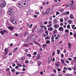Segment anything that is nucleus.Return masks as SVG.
Here are the masks:
<instances>
[{"label": "nucleus", "instance_id": "1", "mask_svg": "<svg viewBox=\"0 0 76 76\" xmlns=\"http://www.w3.org/2000/svg\"><path fill=\"white\" fill-rule=\"evenodd\" d=\"M10 19L11 20V22L12 23H13V24L16 25V24L17 23V20L15 19H14V17H12L10 18Z\"/></svg>", "mask_w": 76, "mask_h": 76}, {"label": "nucleus", "instance_id": "2", "mask_svg": "<svg viewBox=\"0 0 76 76\" xmlns=\"http://www.w3.org/2000/svg\"><path fill=\"white\" fill-rule=\"evenodd\" d=\"M28 2H27V3L26 2H23L21 3L23 7H26V6L28 5Z\"/></svg>", "mask_w": 76, "mask_h": 76}, {"label": "nucleus", "instance_id": "3", "mask_svg": "<svg viewBox=\"0 0 76 76\" xmlns=\"http://www.w3.org/2000/svg\"><path fill=\"white\" fill-rule=\"evenodd\" d=\"M50 12V8H48L47 10L45 12V14H48Z\"/></svg>", "mask_w": 76, "mask_h": 76}, {"label": "nucleus", "instance_id": "4", "mask_svg": "<svg viewBox=\"0 0 76 76\" xmlns=\"http://www.w3.org/2000/svg\"><path fill=\"white\" fill-rule=\"evenodd\" d=\"M58 29L59 31H60V32H63V31H64V29H63V27H60Z\"/></svg>", "mask_w": 76, "mask_h": 76}, {"label": "nucleus", "instance_id": "5", "mask_svg": "<svg viewBox=\"0 0 76 76\" xmlns=\"http://www.w3.org/2000/svg\"><path fill=\"white\" fill-rule=\"evenodd\" d=\"M8 29H9L10 31H13V29H14V28H13V27L12 26H9L8 27Z\"/></svg>", "mask_w": 76, "mask_h": 76}, {"label": "nucleus", "instance_id": "6", "mask_svg": "<svg viewBox=\"0 0 76 76\" xmlns=\"http://www.w3.org/2000/svg\"><path fill=\"white\" fill-rule=\"evenodd\" d=\"M6 4H0V6L1 7H2V8H3V7H4L6 6Z\"/></svg>", "mask_w": 76, "mask_h": 76}, {"label": "nucleus", "instance_id": "7", "mask_svg": "<svg viewBox=\"0 0 76 76\" xmlns=\"http://www.w3.org/2000/svg\"><path fill=\"white\" fill-rule=\"evenodd\" d=\"M58 23V20L56 19H55L53 21V23Z\"/></svg>", "mask_w": 76, "mask_h": 76}, {"label": "nucleus", "instance_id": "8", "mask_svg": "<svg viewBox=\"0 0 76 76\" xmlns=\"http://www.w3.org/2000/svg\"><path fill=\"white\" fill-rule=\"evenodd\" d=\"M59 66H60V62H58L56 64V67H58Z\"/></svg>", "mask_w": 76, "mask_h": 76}, {"label": "nucleus", "instance_id": "9", "mask_svg": "<svg viewBox=\"0 0 76 76\" xmlns=\"http://www.w3.org/2000/svg\"><path fill=\"white\" fill-rule=\"evenodd\" d=\"M54 26L55 28H58L60 26L58 24H55L54 25Z\"/></svg>", "mask_w": 76, "mask_h": 76}, {"label": "nucleus", "instance_id": "10", "mask_svg": "<svg viewBox=\"0 0 76 76\" xmlns=\"http://www.w3.org/2000/svg\"><path fill=\"white\" fill-rule=\"evenodd\" d=\"M31 37L32 39H34L35 38V36L34 35H31Z\"/></svg>", "mask_w": 76, "mask_h": 76}, {"label": "nucleus", "instance_id": "11", "mask_svg": "<svg viewBox=\"0 0 76 76\" xmlns=\"http://www.w3.org/2000/svg\"><path fill=\"white\" fill-rule=\"evenodd\" d=\"M71 47H72V44L69 43H68V48L70 49L71 48Z\"/></svg>", "mask_w": 76, "mask_h": 76}, {"label": "nucleus", "instance_id": "12", "mask_svg": "<svg viewBox=\"0 0 76 76\" xmlns=\"http://www.w3.org/2000/svg\"><path fill=\"white\" fill-rule=\"evenodd\" d=\"M42 29H39V30H38V31H37V33H41V32H42Z\"/></svg>", "mask_w": 76, "mask_h": 76}, {"label": "nucleus", "instance_id": "13", "mask_svg": "<svg viewBox=\"0 0 76 76\" xmlns=\"http://www.w3.org/2000/svg\"><path fill=\"white\" fill-rule=\"evenodd\" d=\"M61 62L63 64H64L65 62H64V60L63 59H61Z\"/></svg>", "mask_w": 76, "mask_h": 76}, {"label": "nucleus", "instance_id": "14", "mask_svg": "<svg viewBox=\"0 0 76 76\" xmlns=\"http://www.w3.org/2000/svg\"><path fill=\"white\" fill-rule=\"evenodd\" d=\"M67 22L69 24H71V23H72V22H73V21H72V20H68Z\"/></svg>", "mask_w": 76, "mask_h": 76}, {"label": "nucleus", "instance_id": "15", "mask_svg": "<svg viewBox=\"0 0 76 76\" xmlns=\"http://www.w3.org/2000/svg\"><path fill=\"white\" fill-rule=\"evenodd\" d=\"M16 70L14 68H12L11 69V72H13V73H15V71Z\"/></svg>", "mask_w": 76, "mask_h": 76}, {"label": "nucleus", "instance_id": "16", "mask_svg": "<svg viewBox=\"0 0 76 76\" xmlns=\"http://www.w3.org/2000/svg\"><path fill=\"white\" fill-rule=\"evenodd\" d=\"M17 64V66H20V67H22V64H20L19 63H18Z\"/></svg>", "mask_w": 76, "mask_h": 76}, {"label": "nucleus", "instance_id": "17", "mask_svg": "<svg viewBox=\"0 0 76 76\" xmlns=\"http://www.w3.org/2000/svg\"><path fill=\"white\" fill-rule=\"evenodd\" d=\"M51 39L52 40H51V42L53 43L55 41L54 40V37H53L51 38Z\"/></svg>", "mask_w": 76, "mask_h": 76}, {"label": "nucleus", "instance_id": "18", "mask_svg": "<svg viewBox=\"0 0 76 76\" xmlns=\"http://www.w3.org/2000/svg\"><path fill=\"white\" fill-rule=\"evenodd\" d=\"M48 59H49V61H48L49 63H50L51 61V60H52V59L51 58V57H49Z\"/></svg>", "mask_w": 76, "mask_h": 76}, {"label": "nucleus", "instance_id": "19", "mask_svg": "<svg viewBox=\"0 0 76 76\" xmlns=\"http://www.w3.org/2000/svg\"><path fill=\"white\" fill-rule=\"evenodd\" d=\"M8 11L10 12H13V9L12 8H10L9 9Z\"/></svg>", "mask_w": 76, "mask_h": 76}, {"label": "nucleus", "instance_id": "20", "mask_svg": "<svg viewBox=\"0 0 76 76\" xmlns=\"http://www.w3.org/2000/svg\"><path fill=\"white\" fill-rule=\"evenodd\" d=\"M65 75L66 76H72V74H65Z\"/></svg>", "mask_w": 76, "mask_h": 76}, {"label": "nucleus", "instance_id": "21", "mask_svg": "<svg viewBox=\"0 0 76 76\" xmlns=\"http://www.w3.org/2000/svg\"><path fill=\"white\" fill-rule=\"evenodd\" d=\"M52 25L51 23H49L48 25L47 26L48 27V28H50V27H51V26H52Z\"/></svg>", "mask_w": 76, "mask_h": 76}, {"label": "nucleus", "instance_id": "22", "mask_svg": "<svg viewBox=\"0 0 76 76\" xmlns=\"http://www.w3.org/2000/svg\"><path fill=\"white\" fill-rule=\"evenodd\" d=\"M9 52H7V51H5L4 52V54L5 56H6V55H7V54H8V53Z\"/></svg>", "mask_w": 76, "mask_h": 76}, {"label": "nucleus", "instance_id": "23", "mask_svg": "<svg viewBox=\"0 0 76 76\" xmlns=\"http://www.w3.org/2000/svg\"><path fill=\"white\" fill-rule=\"evenodd\" d=\"M75 25H73L72 26V28L73 29H76V27H75ZM74 27H75L74 28Z\"/></svg>", "mask_w": 76, "mask_h": 76}, {"label": "nucleus", "instance_id": "24", "mask_svg": "<svg viewBox=\"0 0 76 76\" xmlns=\"http://www.w3.org/2000/svg\"><path fill=\"white\" fill-rule=\"evenodd\" d=\"M48 30L50 31H53V28L51 27L50 28H48Z\"/></svg>", "mask_w": 76, "mask_h": 76}, {"label": "nucleus", "instance_id": "25", "mask_svg": "<svg viewBox=\"0 0 76 76\" xmlns=\"http://www.w3.org/2000/svg\"><path fill=\"white\" fill-rule=\"evenodd\" d=\"M57 32V30L55 29L53 31V34H55Z\"/></svg>", "mask_w": 76, "mask_h": 76}, {"label": "nucleus", "instance_id": "26", "mask_svg": "<svg viewBox=\"0 0 76 76\" xmlns=\"http://www.w3.org/2000/svg\"><path fill=\"white\" fill-rule=\"evenodd\" d=\"M28 32H26L24 33L23 35L24 37H26L28 35Z\"/></svg>", "mask_w": 76, "mask_h": 76}, {"label": "nucleus", "instance_id": "27", "mask_svg": "<svg viewBox=\"0 0 76 76\" xmlns=\"http://www.w3.org/2000/svg\"><path fill=\"white\" fill-rule=\"evenodd\" d=\"M1 4H6V1H4V0L3 1H2Z\"/></svg>", "mask_w": 76, "mask_h": 76}, {"label": "nucleus", "instance_id": "28", "mask_svg": "<svg viewBox=\"0 0 76 76\" xmlns=\"http://www.w3.org/2000/svg\"><path fill=\"white\" fill-rule=\"evenodd\" d=\"M0 33H1V34L2 35H3V34H4V31H3V30H2L0 31Z\"/></svg>", "mask_w": 76, "mask_h": 76}, {"label": "nucleus", "instance_id": "29", "mask_svg": "<svg viewBox=\"0 0 76 76\" xmlns=\"http://www.w3.org/2000/svg\"><path fill=\"white\" fill-rule=\"evenodd\" d=\"M23 46L24 47H28V44H24Z\"/></svg>", "mask_w": 76, "mask_h": 76}, {"label": "nucleus", "instance_id": "30", "mask_svg": "<svg viewBox=\"0 0 76 76\" xmlns=\"http://www.w3.org/2000/svg\"><path fill=\"white\" fill-rule=\"evenodd\" d=\"M19 48H18L17 47L16 48H14V51H16L17 50H18V49Z\"/></svg>", "mask_w": 76, "mask_h": 76}, {"label": "nucleus", "instance_id": "31", "mask_svg": "<svg viewBox=\"0 0 76 76\" xmlns=\"http://www.w3.org/2000/svg\"><path fill=\"white\" fill-rule=\"evenodd\" d=\"M18 6L19 7H22V6H21V4H20L18 3Z\"/></svg>", "mask_w": 76, "mask_h": 76}, {"label": "nucleus", "instance_id": "32", "mask_svg": "<svg viewBox=\"0 0 76 76\" xmlns=\"http://www.w3.org/2000/svg\"><path fill=\"white\" fill-rule=\"evenodd\" d=\"M46 43L48 44H49L50 43V40H48L46 42Z\"/></svg>", "mask_w": 76, "mask_h": 76}, {"label": "nucleus", "instance_id": "33", "mask_svg": "<svg viewBox=\"0 0 76 76\" xmlns=\"http://www.w3.org/2000/svg\"><path fill=\"white\" fill-rule=\"evenodd\" d=\"M36 58H37L36 60H38V59L41 58V56H37Z\"/></svg>", "mask_w": 76, "mask_h": 76}, {"label": "nucleus", "instance_id": "34", "mask_svg": "<svg viewBox=\"0 0 76 76\" xmlns=\"http://www.w3.org/2000/svg\"><path fill=\"white\" fill-rule=\"evenodd\" d=\"M42 46L43 48H45L47 46V45L44 44L42 45Z\"/></svg>", "mask_w": 76, "mask_h": 76}, {"label": "nucleus", "instance_id": "35", "mask_svg": "<svg viewBox=\"0 0 76 76\" xmlns=\"http://www.w3.org/2000/svg\"><path fill=\"white\" fill-rule=\"evenodd\" d=\"M15 14V13L14 12H11V13H10V16H12V15H13Z\"/></svg>", "mask_w": 76, "mask_h": 76}, {"label": "nucleus", "instance_id": "36", "mask_svg": "<svg viewBox=\"0 0 76 76\" xmlns=\"http://www.w3.org/2000/svg\"><path fill=\"white\" fill-rule=\"evenodd\" d=\"M69 18L70 19H73V15H71L69 16Z\"/></svg>", "mask_w": 76, "mask_h": 76}, {"label": "nucleus", "instance_id": "37", "mask_svg": "<svg viewBox=\"0 0 76 76\" xmlns=\"http://www.w3.org/2000/svg\"><path fill=\"white\" fill-rule=\"evenodd\" d=\"M65 31L66 33H68L69 32V30L68 29H66Z\"/></svg>", "mask_w": 76, "mask_h": 76}, {"label": "nucleus", "instance_id": "38", "mask_svg": "<svg viewBox=\"0 0 76 76\" xmlns=\"http://www.w3.org/2000/svg\"><path fill=\"white\" fill-rule=\"evenodd\" d=\"M20 72H18L17 71H16V75H19Z\"/></svg>", "mask_w": 76, "mask_h": 76}, {"label": "nucleus", "instance_id": "39", "mask_svg": "<svg viewBox=\"0 0 76 76\" xmlns=\"http://www.w3.org/2000/svg\"><path fill=\"white\" fill-rule=\"evenodd\" d=\"M57 54H60V50H57Z\"/></svg>", "mask_w": 76, "mask_h": 76}, {"label": "nucleus", "instance_id": "40", "mask_svg": "<svg viewBox=\"0 0 76 76\" xmlns=\"http://www.w3.org/2000/svg\"><path fill=\"white\" fill-rule=\"evenodd\" d=\"M35 44H37V45H41L39 44L38 43V42H35Z\"/></svg>", "mask_w": 76, "mask_h": 76}, {"label": "nucleus", "instance_id": "41", "mask_svg": "<svg viewBox=\"0 0 76 76\" xmlns=\"http://www.w3.org/2000/svg\"><path fill=\"white\" fill-rule=\"evenodd\" d=\"M32 25H33V24H31V25H30V26H29L28 27L29 28H32Z\"/></svg>", "mask_w": 76, "mask_h": 76}, {"label": "nucleus", "instance_id": "42", "mask_svg": "<svg viewBox=\"0 0 76 76\" xmlns=\"http://www.w3.org/2000/svg\"><path fill=\"white\" fill-rule=\"evenodd\" d=\"M5 51H7V52H9V49H8V48H7V49H5Z\"/></svg>", "mask_w": 76, "mask_h": 76}, {"label": "nucleus", "instance_id": "43", "mask_svg": "<svg viewBox=\"0 0 76 76\" xmlns=\"http://www.w3.org/2000/svg\"><path fill=\"white\" fill-rule=\"evenodd\" d=\"M72 63H75V62H76V60L75 59H73L72 61Z\"/></svg>", "mask_w": 76, "mask_h": 76}, {"label": "nucleus", "instance_id": "44", "mask_svg": "<svg viewBox=\"0 0 76 76\" xmlns=\"http://www.w3.org/2000/svg\"><path fill=\"white\" fill-rule=\"evenodd\" d=\"M70 25L69 24L67 26V28L68 29H70Z\"/></svg>", "mask_w": 76, "mask_h": 76}, {"label": "nucleus", "instance_id": "45", "mask_svg": "<svg viewBox=\"0 0 76 76\" xmlns=\"http://www.w3.org/2000/svg\"><path fill=\"white\" fill-rule=\"evenodd\" d=\"M69 12L67 11V12H65L66 15H69Z\"/></svg>", "mask_w": 76, "mask_h": 76}, {"label": "nucleus", "instance_id": "46", "mask_svg": "<svg viewBox=\"0 0 76 76\" xmlns=\"http://www.w3.org/2000/svg\"><path fill=\"white\" fill-rule=\"evenodd\" d=\"M21 59L22 60H24L25 59V58L24 57H22Z\"/></svg>", "mask_w": 76, "mask_h": 76}, {"label": "nucleus", "instance_id": "47", "mask_svg": "<svg viewBox=\"0 0 76 76\" xmlns=\"http://www.w3.org/2000/svg\"><path fill=\"white\" fill-rule=\"evenodd\" d=\"M27 56H28V57H31V55L30 54H28L27 55Z\"/></svg>", "mask_w": 76, "mask_h": 76}, {"label": "nucleus", "instance_id": "48", "mask_svg": "<svg viewBox=\"0 0 76 76\" xmlns=\"http://www.w3.org/2000/svg\"><path fill=\"white\" fill-rule=\"evenodd\" d=\"M65 62L66 63H70V62L67 60H66Z\"/></svg>", "mask_w": 76, "mask_h": 76}, {"label": "nucleus", "instance_id": "49", "mask_svg": "<svg viewBox=\"0 0 76 76\" xmlns=\"http://www.w3.org/2000/svg\"><path fill=\"white\" fill-rule=\"evenodd\" d=\"M60 14V12H56V15H59Z\"/></svg>", "mask_w": 76, "mask_h": 76}, {"label": "nucleus", "instance_id": "50", "mask_svg": "<svg viewBox=\"0 0 76 76\" xmlns=\"http://www.w3.org/2000/svg\"><path fill=\"white\" fill-rule=\"evenodd\" d=\"M11 13V12H9V11L7 12V13L8 14V15H10V13Z\"/></svg>", "mask_w": 76, "mask_h": 76}, {"label": "nucleus", "instance_id": "51", "mask_svg": "<svg viewBox=\"0 0 76 76\" xmlns=\"http://www.w3.org/2000/svg\"><path fill=\"white\" fill-rule=\"evenodd\" d=\"M49 19L50 20H52V19H53V18H52V16H50L49 18Z\"/></svg>", "mask_w": 76, "mask_h": 76}, {"label": "nucleus", "instance_id": "52", "mask_svg": "<svg viewBox=\"0 0 76 76\" xmlns=\"http://www.w3.org/2000/svg\"><path fill=\"white\" fill-rule=\"evenodd\" d=\"M44 23L45 25H47L48 23V22L47 21H45L44 22Z\"/></svg>", "mask_w": 76, "mask_h": 76}, {"label": "nucleus", "instance_id": "53", "mask_svg": "<svg viewBox=\"0 0 76 76\" xmlns=\"http://www.w3.org/2000/svg\"><path fill=\"white\" fill-rule=\"evenodd\" d=\"M60 21L61 22H63V19H60Z\"/></svg>", "mask_w": 76, "mask_h": 76}, {"label": "nucleus", "instance_id": "54", "mask_svg": "<svg viewBox=\"0 0 76 76\" xmlns=\"http://www.w3.org/2000/svg\"><path fill=\"white\" fill-rule=\"evenodd\" d=\"M6 71H9L10 70V69L9 68H7V69H6Z\"/></svg>", "mask_w": 76, "mask_h": 76}, {"label": "nucleus", "instance_id": "55", "mask_svg": "<svg viewBox=\"0 0 76 76\" xmlns=\"http://www.w3.org/2000/svg\"><path fill=\"white\" fill-rule=\"evenodd\" d=\"M68 59L69 60H70V61H72V59L70 58H69Z\"/></svg>", "mask_w": 76, "mask_h": 76}, {"label": "nucleus", "instance_id": "56", "mask_svg": "<svg viewBox=\"0 0 76 76\" xmlns=\"http://www.w3.org/2000/svg\"><path fill=\"white\" fill-rule=\"evenodd\" d=\"M57 70L58 72H60L61 71V69L60 68H58L57 69Z\"/></svg>", "mask_w": 76, "mask_h": 76}, {"label": "nucleus", "instance_id": "57", "mask_svg": "<svg viewBox=\"0 0 76 76\" xmlns=\"http://www.w3.org/2000/svg\"><path fill=\"white\" fill-rule=\"evenodd\" d=\"M64 21L65 22H67V20H68V18H64Z\"/></svg>", "mask_w": 76, "mask_h": 76}, {"label": "nucleus", "instance_id": "58", "mask_svg": "<svg viewBox=\"0 0 76 76\" xmlns=\"http://www.w3.org/2000/svg\"><path fill=\"white\" fill-rule=\"evenodd\" d=\"M14 35H15H15L16 36V37H18L19 36V35H18V34H15Z\"/></svg>", "mask_w": 76, "mask_h": 76}, {"label": "nucleus", "instance_id": "59", "mask_svg": "<svg viewBox=\"0 0 76 76\" xmlns=\"http://www.w3.org/2000/svg\"><path fill=\"white\" fill-rule=\"evenodd\" d=\"M67 34H66L64 36V38H67Z\"/></svg>", "mask_w": 76, "mask_h": 76}, {"label": "nucleus", "instance_id": "60", "mask_svg": "<svg viewBox=\"0 0 76 76\" xmlns=\"http://www.w3.org/2000/svg\"><path fill=\"white\" fill-rule=\"evenodd\" d=\"M25 63H29V61H28V60L26 61Z\"/></svg>", "mask_w": 76, "mask_h": 76}, {"label": "nucleus", "instance_id": "61", "mask_svg": "<svg viewBox=\"0 0 76 76\" xmlns=\"http://www.w3.org/2000/svg\"><path fill=\"white\" fill-rule=\"evenodd\" d=\"M3 31H4V32H6V33H7V32H8V31H7V30H4Z\"/></svg>", "mask_w": 76, "mask_h": 76}, {"label": "nucleus", "instance_id": "62", "mask_svg": "<svg viewBox=\"0 0 76 76\" xmlns=\"http://www.w3.org/2000/svg\"><path fill=\"white\" fill-rule=\"evenodd\" d=\"M40 75H43V72H40Z\"/></svg>", "mask_w": 76, "mask_h": 76}, {"label": "nucleus", "instance_id": "63", "mask_svg": "<svg viewBox=\"0 0 76 76\" xmlns=\"http://www.w3.org/2000/svg\"><path fill=\"white\" fill-rule=\"evenodd\" d=\"M53 70L55 73H56V70L54 69H53Z\"/></svg>", "mask_w": 76, "mask_h": 76}, {"label": "nucleus", "instance_id": "64", "mask_svg": "<svg viewBox=\"0 0 76 76\" xmlns=\"http://www.w3.org/2000/svg\"><path fill=\"white\" fill-rule=\"evenodd\" d=\"M73 35H74L75 37H76V33H74Z\"/></svg>", "mask_w": 76, "mask_h": 76}]
</instances>
